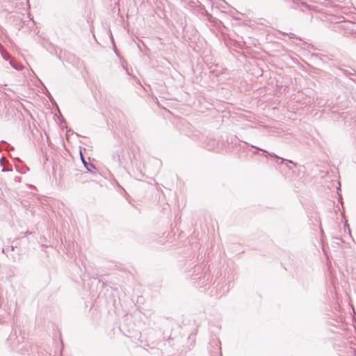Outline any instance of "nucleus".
Instances as JSON below:
<instances>
[{"mask_svg":"<svg viewBox=\"0 0 356 356\" xmlns=\"http://www.w3.org/2000/svg\"><path fill=\"white\" fill-rule=\"evenodd\" d=\"M1 50L4 51L5 49H4L3 47L2 46V44L0 43V52L1 53Z\"/></svg>","mask_w":356,"mask_h":356,"instance_id":"obj_7","label":"nucleus"},{"mask_svg":"<svg viewBox=\"0 0 356 356\" xmlns=\"http://www.w3.org/2000/svg\"><path fill=\"white\" fill-rule=\"evenodd\" d=\"M205 15L207 16V18L209 21H211L212 16L209 13H207V10H204Z\"/></svg>","mask_w":356,"mask_h":356,"instance_id":"obj_5","label":"nucleus"},{"mask_svg":"<svg viewBox=\"0 0 356 356\" xmlns=\"http://www.w3.org/2000/svg\"><path fill=\"white\" fill-rule=\"evenodd\" d=\"M282 160V161H285L284 159H281ZM287 162L290 163H293V162L292 161H290V160H286Z\"/></svg>","mask_w":356,"mask_h":356,"instance_id":"obj_9","label":"nucleus"},{"mask_svg":"<svg viewBox=\"0 0 356 356\" xmlns=\"http://www.w3.org/2000/svg\"><path fill=\"white\" fill-rule=\"evenodd\" d=\"M81 160H82V162H83V164L84 165L85 168L87 169V170L88 172H91L92 170L91 169H88V163L85 161V159L83 158V156H81Z\"/></svg>","mask_w":356,"mask_h":356,"instance_id":"obj_3","label":"nucleus"},{"mask_svg":"<svg viewBox=\"0 0 356 356\" xmlns=\"http://www.w3.org/2000/svg\"><path fill=\"white\" fill-rule=\"evenodd\" d=\"M90 168L95 169V166L91 163L88 165V169H91Z\"/></svg>","mask_w":356,"mask_h":356,"instance_id":"obj_8","label":"nucleus"},{"mask_svg":"<svg viewBox=\"0 0 356 356\" xmlns=\"http://www.w3.org/2000/svg\"><path fill=\"white\" fill-rule=\"evenodd\" d=\"M10 65L15 70H22V65L19 63H17V62H15L13 59H11L10 60Z\"/></svg>","mask_w":356,"mask_h":356,"instance_id":"obj_1","label":"nucleus"},{"mask_svg":"<svg viewBox=\"0 0 356 356\" xmlns=\"http://www.w3.org/2000/svg\"><path fill=\"white\" fill-rule=\"evenodd\" d=\"M31 234V232H26V234Z\"/></svg>","mask_w":356,"mask_h":356,"instance_id":"obj_15","label":"nucleus"},{"mask_svg":"<svg viewBox=\"0 0 356 356\" xmlns=\"http://www.w3.org/2000/svg\"><path fill=\"white\" fill-rule=\"evenodd\" d=\"M16 247H17V246L11 245V246L10 247V250H11V251H14Z\"/></svg>","mask_w":356,"mask_h":356,"instance_id":"obj_6","label":"nucleus"},{"mask_svg":"<svg viewBox=\"0 0 356 356\" xmlns=\"http://www.w3.org/2000/svg\"><path fill=\"white\" fill-rule=\"evenodd\" d=\"M6 143V142H5V141H3V140H1V143Z\"/></svg>","mask_w":356,"mask_h":356,"instance_id":"obj_14","label":"nucleus"},{"mask_svg":"<svg viewBox=\"0 0 356 356\" xmlns=\"http://www.w3.org/2000/svg\"><path fill=\"white\" fill-rule=\"evenodd\" d=\"M216 351L215 353L218 354L220 353V348L218 346V343H216Z\"/></svg>","mask_w":356,"mask_h":356,"instance_id":"obj_4","label":"nucleus"},{"mask_svg":"<svg viewBox=\"0 0 356 356\" xmlns=\"http://www.w3.org/2000/svg\"><path fill=\"white\" fill-rule=\"evenodd\" d=\"M1 56H2V57H3V58L4 60H8L10 59V54L6 50H4V51L1 50Z\"/></svg>","mask_w":356,"mask_h":356,"instance_id":"obj_2","label":"nucleus"},{"mask_svg":"<svg viewBox=\"0 0 356 356\" xmlns=\"http://www.w3.org/2000/svg\"><path fill=\"white\" fill-rule=\"evenodd\" d=\"M252 147H254V148H256V149H259V150H261V151H263V149H260L259 147H255V146H252ZM264 152H265V151L264 150Z\"/></svg>","mask_w":356,"mask_h":356,"instance_id":"obj_10","label":"nucleus"},{"mask_svg":"<svg viewBox=\"0 0 356 356\" xmlns=\"http://www.w3.org/2000/svg\"><path fill=\"white\" fill-rule=\"evenodd\" d=\"M270 155L273 157H277L275 154H270Z\"/></svg>","mask_w":356,"mask_h":356,"instance_id":"obj_11","label":"nucleus"},{"mask_svg":"<svg viewBox=\"0 0 356 356\" xmlns=\"http://www.w3.org/2000/svg\"><path fill=\"white\" fill-rule=\"evenodd\" d=\"M1 252H2V253H3V254H4V253H5V249H4V248H2Z\"/></svg>","mask_w":356,"mask_h":356,"instance_id":"obj_12","label":"nucleus"},{"mask_svg":"<svg viewBox=\"0 0 356 356\" xmlns=\"http://www.w3.org/2000/svg\"><path fill=\"white\" fill-rule=\"evenodd\" d=\"M10 149L13 150V149H14V147H12V146H10Z\"/></svg>","mask_w":356,"mask_h":356,"instance_id":"obj_13","label":"nucleus"}]
</instances>
